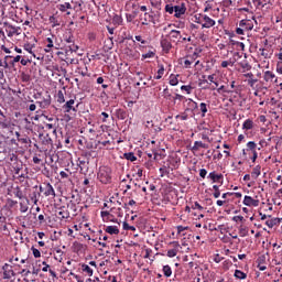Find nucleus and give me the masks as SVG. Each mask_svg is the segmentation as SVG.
<instances>
[{"instance_id":"obj_1","label":"nucleus","mask_w":282,"mask_h":282,"mask_svg":"<svg viewBox=\"0 0 282 282\" xmlns=\"http://www.w3.org/2000/svg\"><path fill=\"white\" fill-rule=\"evenodd\" d=\"M97 178L101 184H111V167L100 166L97 173Z\"/></svg>"},{"instance_id":"obj_2","label":"nucleus","mask_w":282,"mask_h":282,"mask_svg":"<svg viewBox=\"0 0 282 282\" xmlns=\"http://www.w3.org/2000/svg\"><path fill=\"white\" fill-rule=\"evenodd\" d=\"M4 28L7 32V36L12 39V36H20V34L23 32L21 26H14L12 24H8V22H4Z\"/></svg>"},{"instance_id":"obj_3","label":"nucleus","mask_w":282,"mask_h":282,"mask_svg":"<svg viewBox=\"0 0 282 282\" xmlns=\"http://www.w3.org/2000/svg\"><path fill=\"white\" fill-rule=\"evenodd\" d=\"M40 193H43L45 197H56L54 186L50 183H44L43 186H40Z\"/></svg>"},{"instance_id":"obj_4","label":"nucleus","mask_w":282,"mask_h":282,"mask_svg":"<svg viewBox=\"0 0 282 282\" xmlns=\"http://www.w3.org/2000/svg\"><path fill=\"white\" fill-rule=\"evenodd\" d=\"M75 105H76V100H74V99H69L68 101H66L62 106L64 113H72V111H74V113H76V111H78V105H76V106Z\"/></svg>"},{"instance_id":"obj_5","label":"nucleus","mask_w":282,"mask_h":282,"mask_svg":"<svg viewBox=\"0 0 282 282\" xmlns=\"http://www.w3.org/2000/svg\"><path fill=\"white\" fill-rule=\"evenodd\" d=\"M2 279L10 280L12 276H17V273H14V270L12 269V265L9 263H4L2 267Z\"/></svg>"},{"instance_id":"obj_6","label":"nucleus","mask_w":282,"mask_h":282,"mask_svg":"<svg viewBox=\"0 0 282 282\" xmlns=\"http://www.w3.org/2000/svg\"><path fill=\"white\" fill-rule=\"evenodd\" d=\"M184 14H186V4L185 3L174 6L175 19H182V17H184Z\"/></svg>"},{"instance_id":"obj_7","label":"nucleus","mask_w":282,"mask_h":282,"mask_svg":"<svg viewBox=\"0 0 282 282\" xmlns=\"http://www.w3.org/2000/svg\"><path fill=\"white\" fill-rule=\"evenodd\" d=\"M263 79L265 80L267 85H274V83H276V75L270 70H267L263 75Z\"/></svg>"},{"instance_id":"obj_8","label":"nucleus","mask_w":282,"mask_h":282,"mask_svg":"<svg viewBox=\"0 0 282 282\" xmlns=\"http://www.w3.org/2000/svg\"><path fill=\"white\" fill-rule=\"evenodd\" d=\"M64 41L69 44L68 45L69 52H78V45L74 44V35L72 34H69L68 36L66 35Z\"/></svg>"},{"instance_id":"obj_9","label":"nucleus","mask_w":282,"mask_h":282,"mask_svg":"<svg viewBox=\"0 0 282 282\" xmlns=\"http://www.w3.org/2000/svg\"><path fill=\"white\" fill-rule=\"evenodd\" d=\"M215 25V20H213V18L204 14L203 15V24H202V28L204 29H210V28H214Z\"/></svg>"},{"instance_id":"obj_10","label":"nucleus","mask_w":282,"mask_h":282,"mask_svg":"<svg viewBox=\"0 0 282 282\" xmlns=\"http://www.w3.org/2000/svg\"><path fill=\"white\" fill-rule=\"evenodd\" d=\"M243 204H245V206H253L254 208H257V206H259L260 202H259V199L252 198V196H245Z\"/></svg>"},{"instance_id":"obj_11","label":"nucleus","mask_w":282,"mask_h":282,"mask_svg":"<svg viewBox=\"0 0 282 282\" xmlns=\"http://www.w3.org/2000/svg\"><path fill=\"white\" fill-rule=\"evenodd\" d=\"M239 26L242 28L245 32H250V30L254 28V24H252L250 20H241Z\"/></svg>"},{"instance_id":"obj_12","label":"nucleus","mask_w":282,"mask_h":282,"mask_svg":"<svg viewBox=\"0 0 282 282\" xmlns=\"http://www.w3.org/2000/svg\"><path fill=\"white\" fill-rule=\"evenodd\" d=\"M161 47L165 54H169L171 50L173 48V44H171V41L163 39L161 40Z\"/></svg>"},{"instance_id":"obj_13","label":"nucleus","mask_w":282,"mask_h":282,"mask_svg":"<svg viewBox=\"0 0 282 282\" xmlns=\"http://www.w3.org/2000/svg\"><path fill=\"white\" fill-rule=\"evenodd\" d=\"M0 127L2 129H8V127H10V120H8V117L6 116V113H3L0 109Z\"/></svg>"},{"instance_id":"obj_14","label":"nucleus","mask_w":282,"mask_h":282,"mask_svg":"<svg viewBox=\"0 0 282 282\" xmlns=\"http://www.w3.org/2000/svg\"><path fill=\"white\" fill-rule=\"evenodd\" d=\"M207 78L209 80V85H213L212 89L215 91V89L219 87V80H217V76L213 74V75H208Z\"/></svg>"},{"instance_id":"obj_15","label":"nucleus","mask_w":282,"mask_h":282,"mask_svg":"<svg viewBox=\"0 0 282 282\" xmlns=\"http://www.w3.org/2000/svg\"><path fill=\"white\" fill-rule=\"evenodd\" d=\"M279 224H281L280 218H271L265 221V225L268 226V228H274V226H279Z\"/></svg>"},{"instance_id":"obj_16","label":"nucleus","mask_w":282,"mask_h":282,"mask_svg":"<svg viewBox=\"0 0 282 282\" xmlns=\"http://www.w3.org/2000/svg\"><path fill=\"white\" fill-rule=\"evenodd\" d=\"M199 149H208V144L202 141H195L192 151H199Z\"/></svg>"},{"instance_id":"obj_17","label":"nucleus","mask_w":282,"mask_h":282,"mask_svg":"<svg viewBox=\"0 0 282 282\" xmlns=\"http://www.w3.org/2000/svg\"><path fill=\"white\" fill-rule=\"evenodd\" d=\"M253 127H254V121H252V119H247L242 123V129H245V131H250V129H253Z\"/></svg>"},{"instance_id":"obj_18","label":"nucleus","mask_w":282,"mask_h":282,"mask_svg":"<svg viewBox=\"0 0 282 282\" xmlns=\"http://www.w3.org/2000/svg\"><path fill=\"white\" fill-rule=\"evenodd\" d=\"M209 180L213 182H219L220 180H224V174H217L215 172H210L208 175Z\"/></svg>"},{"instance_id":"obj_19","label":"nucleus","mask_w":282,"mask_h":282,"mask_svg":"<svg viewBox=\"0 0 282 282\" xmlns=\"http://www.w3.org/2000/svg\"><path fill=\"white\" fill-rule=\"evenodd\" d=\"M31 202H33V204L36 206V204H39V197H41V193L34 191L29 195Z\"/></svg>"},{"instance_id":"obj_20","label":"nucleus","mask_w":282,"mask_h":282,"mask_svg":"<svg viewBox=\"0 0 282 282\" xmlns=\"http://www.w3.org/2000/svg\"><path fill=\"white\" fill-rule=\"evenodd\" d=\"M106 232H108V235H120V229L116 226H108L106 227Z\"/></svg>"},{"instance_id":"obj_21","label":"nucleus","mask_w":282,"mask_h":282,"mask_svg":"<svg viewBox=\"0 0 282 282\" xmlns=\"http://www.w3.org/2000/svg\"><path fill=\"white\" fill-rule=\"evenodd\" d=\"M170 36L173 41H177L180 39H182V32L177 31V30H172L170 32Z\"/></svg>"},{"instance_id":"obj_22","label":"nucleus","mask_w":282,"mask_h":282,"mask_svg":"<svg viewBox=\"0 0 282 282\" xmlns=\"http://www.w3.org/2000/svg\"><path fill=\"white\" fill-rule=\"evenodd\" d=\"M50 105H52V99H51L50 96H48V98L43 99L42 101H40V107L42 109H47V107H50Z\"/></svg>"},{"instance_id":"obj_23","label":"nucleus","mask_w":282,"mask_h":282,"mask_svg":"<svg viewBox=\"0 0 282 282\" xmlns=\"http://www.w3.org/2000/svg\"><path fill=\"white\" fill-rule=\"evenodd\" d=\"M59 12H67V10H72V4L69 2H65L64 4L57 6Z\"/></svg>"},{"instance_id":"obj_24","label":"nucleus","mask_w":282,"mask_h":282,"mask_svg":"<svg viewBox=\"0 0 282 282\" xmlns=\"http://www.w3.org/2000/svg\"><path fill=\"white\" fill-rule=\"evenodd\" d=\"M185 101L187 102V107H188L185 109V111H188L189 109L192 110L197 109V102L194 101L193 99H185Z\"/></svg>"},{"instance_id":"obj_25","label":"nucleus","mask_w":282,"mask_h":282,"mask_svg":"<svg viewBox=\"0 0 282 282\" xmlns=\"http://www.w3.org/2000/svg\"><path fill=\"white\" fill-rule=\"evenodd\" d=\"M259 175H261V166L260 165H257L252 172H251V177L253 180H257V177H259Z\"/></svg>"},{"instance_id":"obj_26","label":"nucleus","mask_w":282,"mask_h":282,"mask_svg":"<svg viewBox=\"0 0 282 282\" xmlns=\"http://www.w3.org/2000/svg\"><path fill=\"white\" fill-rule=\"evenodd\" d=\"M55 261H58L59 263L63 261V250L56 249L54 253Z\"/></svg>"},{"instance_id":"obj_27","label":"nucleus","mask_w":282,"mask_h":282,"mask_svg":"<svg viewBox=\"0 0 282 282\" xmlns=\"http://www.w3.org/2000/svg\"><path fill=\"white\" fill-rule=\"evenodd\" d=\"M239 65L243 68V72H250V69H252V66H250V63L246 59L240 62Z\"/></svg>"},{"instance_id":"obj_28","label":"nucleus","mask_w":282,"mask_h":282,"mask_svg":"<svg viewBox=\"0 0 282 282\" xmlns=\"http://www.w3.org/2000/svg\"><path fill=\"white\" fill-rule=\"evenodd\" d=\"M123 158L126 160H129L130 162H135V160H138V158L135 156V154L133 152L124 153Z\"/></svg>"},{"instance_id":"obj_29","label":"nucleus","mask_w":282,"mask_h":282,"mask_svg":"<svg viewBox=\"0 0 282 282\" xmlns=\"http://www.w3.org/2000/svg\"><path fill=\"white\" fill-rule=\"evenodd\" d=\"M82 270H83V272H86V274H88V276L94 275V270L88 264H83Z\"/></svg>"},{"instance_id":"obj_30","label":"nucleus","mask_w":282,"mask_h":282,"mask_svg":"<svg viewBox=\"0 0 282 282\" xmlns=\"http://www.w3.org/2000/svg\"><path fill=\"white\" fill-rule=\"evenodd\" d=\"M113 25H122V15L115 14L112 17Z\"/></svg>"},{"instance_id":"obj_31","label":"nucleus","mask_w":282,"mask_h":282,"mask_svg":"<svg viewBox=\"0 0 282 282\" xmlns=\"http://www.w3.org/2000/svg\"><path fill=\"white\" fill-rule=\"evenodd\" d=\"M234 276H236V279H247L248 274H246L243 271L241 270H236Z\"/></svg>"},{"instance_id":"obj_32","label":"nucleus","mask_w":282,"mask_h":282,"mask_svg":"<svg viewBox=\"0 0 282 282\" xmlns=\"http://www.w3.org/2000/svg\"><path fill=\"white\" fill-rule=\"evenodd\" d=\"M163 274L169 279L171 274H173V270L171 269V265L166 264L163 267Z\"/></svg>"},{"instance_id":"obj_33","label":"nucleus","mask_w":282,"mask_h":282,"mask_svg":"<svg viewBox=\"0 0 282 282\" xmlns=\"http://www.w3.org/2000/svg\"><path fill=\"white\" fill-rule=\"evenodd\" d=\"M13 194L18 199H23V191H21V187L17 186L13 191Z\"/></svg>"},{"instance_id":"obj_34","label":"nucleus","mask_w":282,"mask_h":282,"mask_svg":"<svg viewBox=\"0 0 282 282\" xmlns=\"http://www.w3.org/2000/svg\"><path fill=\"white\" fill-rule=\"evenodd\" d=\"M30 204V200L26 199V203L25 202H21L20 203V213H25L26 210H29V205Z\"/></svg>"},{"instance_id":"obj_35","label":"nucleus","mask_w":282,"mask_h":282,"mask_svg":"<svg viewBox=\"0 0 282 282\" xmlns=\"http://www.w3.org/2000/svg\"><path fill=\"white\" fill-rule=\"evenodd\" d=\"M199 107L202 111V118H205L206 113H208V105H206V102H202Z\"/></svg>"},{"instance_id":"obj_36","label":"nucleus","mask_w":282,"mask_h":282,"mask_svg":"<svg viewBox=\"0 0 282 282\" xmlns=\"http://www.w3.org/2000/svg\"><path fill=\"white\" fill-rule=\"evenodd\" d=\"M177 76H180V75H171L170 76V85H172V87H175V86H177L178 85V83H180V79H177Z\"/></svg>"},{"instance_id":"obj_37","label":"nucleus","mask_w":282,"mask_h":282,"mask_svg":"<svg viewBox=\"0 0 282 282\" xmlns=\"http://www.w3.org/2000/svg\"><path fill=\"white\" fill-rule=\"evenodd\" d=\"M217 93L218 94H232V89L226 87V86H220L219 88H217Z\"/></svg>"},{"instance_id":"obj_38","label":"nucleus","mask_w":282,"mask_h":282,"mask_svg":"<svg viewBox=\"0 0 282 282\" xmlns=\"http://www.w3.org/2000/svg\"><path fill=\"white\" fill-rule=\"evenodd\" d=\"M238 230L240 237H248V227L241 225Z\"/></svg>"},{"instance_id":"obj_39","label":"nucleus","mask_w":282,"mask_h":282,"mask_svg":"<svg viewBox=\"0 0 282 282\" xmlns=\"http://www.w3.org/2000/svg\"><path fill=\"white\" fill-rule=\"evenodd\" d=\"M48 21L50 23H52V28H57V25H61V22L54 15H51L48 18Z\"/></svg>"},{"instance_id":"obj_40","label":"nucleus","mask_w":282,"mask_h":282,"mask_svg":"<svg viewBox=\"0 0 282 282\" xmlns=\"http://www.w3.org/2000/svg\"><path fill=\"white\" fill-rule=\"evenodd\" d=\"M144 21L142 22V25H149V22H153V15L148 14L147 12L144 13Z\"/></svg>"},{"instance_id":"obj_41","label":"nucleus","mask_w":282,"mask_h":282,"mask_svg":"<svg viewBox=\"0 0 282 282\" xmlns=\"http://www.w3.org/2000/svg\"><path fill=\"white\" fill-rule=\"evenodd\" d=\"M163 76H164V65H159L158 76H155L154 78L156 80H160Z\"/></svg>"},{"instance_id":"obj_42","label":"nucleus","mask_w":282,"mask_h":282,"mask_svg":"<svg viewBox=\"0 0 282 282\" xmlns=\"http://www.w3.org/2000/svg\"><path fill=\"white\" fill-rule=\"evenodd\" d=\"M194 19H195V23H198L199 25H203V23H204V14H202V13L195 14Z\"/></svg>"},{"instance_id":"obj_43","label":"nucleus","mask_w":282,"mask_h":282,"mask_svg":"<svg viewBox=\"0 0 282 282\" xmlns=\"http://www.w3.org/2000/svg\"><path fill=\"white\" fill-rule=\"evenodd\" d=\"M57 102H59V105H63V102H65V95L63 94V90H58L57 93Z\"/></svg>"},{"instance_id":"obj_44","label":"nucleus","mask_w":282,"mask_h":282,"mask_svg":"<svg viewBox=\"0 0 282 282\" xmlns=\"http://www.w3.org/2000/svg\"><path fill=\"white\" fill-rule=\"evenodd\" d=\"M105 43V47L107 50H113V37H109L108 41H106Z\"/></svg>"},{"instance_id":"obj_45","label":"nucleus","mask_w":282,"mask_h":282,"mask_svg":"<svg viewBox=\"0 0 282 282\" xmlns=\"http://www.w3.org/2000/svg\"><path fill=\"white\" fill-rule=\"evenodd\" d=\"M163 98H165V100H171L173 98V95L171 94V91L169 90V88H165L163 90Z\"/></svg>"},{"instance_id":"obj_46","label":"nucleus","mask_w":282,"mask_h":282,"mask_svg":"<svg viewBox=\"0 0 282 282\" xmlns=\"http://www.w3.org/2000/svg\"><path fill=\"white\" fill-rule=\"evenodd\" d=\"M155 56V52L154 51H149L145 54H142V61L147 59V58H153Z\"/></svg>"},{"instance_id":"obj_47","label":"nucleus","mask_w":282,"mask_h":282,"mask_svg":"<svg viewBox=\"0 0 282 282\" xmlns=\"http://www.w3.org/2000/svg\"><path fill=\"white\" fill-rule=\"evenodd\" d=\"M165 12H167V14H173L175 12V6L166 4L165 6Z\"/></svg>"},{"instance_id":"obj_48","label":"nucleus","mask_w":282,"mask_h":282,"mask_svg":"<svg viewBox=\"0 0 282 282\" xmlns=\"http://www.w3.org/2000/svg\"><path fill=\"white\" fill-rule=\"evenodd\" d=\"M21 80H22V83H30V80H32V77H30V75L26 73H22Z\"/></svg>"},{"instance_id":"obj_49","label":"nucleus","mask_w":282,"mask_h":282,"mask_svg":"<svg viewBox=\"0 0 282 282\" xmlns=\"http://www.w3.org/2000/svg\"><path fill=\"white\" fill-rule=\"evenodd\" d=\"M181 90L182 91H186V94H192V91H193V86H191V85H183V86H181Z\"/></svg>"},{"instance_id":"obj_50","label":"nucleus","mask_w":282,"mask_h":282,"mask_svg":"<svg viewBox=\"0 0 282 282\" xmlns=\"http://www.w3.org/2000/svg\"><path fill=\"white\" fill-rule=\"evenodd\" d=\"M213 189L215 191V192H214V197H215V199L219 198L220 195H221V192L219 191V186L214 185V186H213Z\"/></svg>"},{"instance_id":"obj_51","label":"nucleus","mask_w":282,"mask_h":282,"mask_svg":"<svg viewBox=\"0 0 282 282\" xmlns=\"http://www.w3.org/2000/svg\"><path fill=\"white\" fill-rule=\"evenodd\" d=\"M247 148L249 149V151L254 152V151H257V150H256V149H257V143H254L253 141H249V142L247 143Z\"/></svg>"},{"instance_id":"obj_52","label":"nucleus","mask_w":282,"mask_h":282,"mask_svg":"<svg viewBox=\"0 0 282 282\" xmlns=\"http://www.w3.org/2000/svg\"><path fill=\"white\" fill-rule=\"evenodd\" d=\"M33 48H34L33 45H30V44H25V45H24V50H25L26 52H29V54H32V55L34 56V58H36V55L34 54V52H32Z\"/></svg>"},{"instance_id":"obj_53","label":"nucleus","mask_w":282,"mask_h":282,"mask_svg":"<svg viewBox=\"0 0 282 282\" xmlns=\"http://www.w3.org/2000/svg\"><path fill=\"white\" fill-rule=\"evenodd\" d=\"M58 217L62 219H69V213L65 210L58 212Z\"/></svg>"},{"instance_id":"obj_54","label":"nucleus","mask_w":282,"mask_h":282,"mask_svg":"<svg viewBox=\"0 0 282 282\" xmlns=\"http://www.w3.org/2000/svg\"><path fill=\"white\" fill-rule=\"evenodd\" d=\"M167 257H170V259H173V257H177V249L167 250Z\"/></svg>"},{"instance_id":"obj_55","label":"nucleus","mask_w":282,"mask_h":282,"mask_svg":"<svg viewBox=\"0 0 282 282\" xmlns=\"http://www.w3.org/2000/svg\"><path fill=\"white\" fill-rule=\"evenodd\" d=\"M123 230H131L132 232H135V227L128 225L127 221L123 223Z\"/></svg>"},{"instance_id":"obj_56","label":"nucleus","mask_w":282,"mask_h":282,"mask_svg":"<svg viewBox=\"0 0 282 282\" xmlns=\"http://www.w3.org/2000/svg\"><path fill=\"white\" fill-rule=\"evenodd\" d=\"M32 252H33V257H35V259H40L41 257V251L34 247L31 248Z\"/></svg>"},{"instance_id":"obj_57","label":"nucleus","mask_w":282,"mask_h":282,"mask_svg":"<svg viewBox=\"0 0 282 282\" xmlns=\"http://www.w3.org/2000/svg\"><path fill=\"white\" fill-rule=\"evenodd\" d=\"M194 61H195V57H191V59L184 61V65H185L186 69H188V67H191V65H193Z\"/></svg>"},{"instance_id":"obj_58","label":"nucleus","mask_w":282,"mask_h":282,"mask_svg":"<svg viewBox=\"0 0 282 282\" xmlns=\"http://www.w3.org/2000/svg\"><path fill=\"white\" fill-rule=\"evenodd\" d=\"M206 175H208V171H206V169H200L199 177H202L203 180H206Z\"/></svg>"},{"instance_id":"obj_59","label":"nucleus","mask_w":282,"mask_h":282,"mask_svg":"<svg viewBox=\"0 0 282 282\" xmlns=\"http://www.w3.org/2000/svg\"><path fill=\"white\" fill-rule=\"evenodd\" d=\"M228 65L232 66V65H235V62H232V61H229V62L228 61H223L221 64H220V66L224 67V68L228 67Z\"/></svg>"},{"instance_id":"obj_60","label":"nucleus","mask_w":282,"mask_h":282,"mask_svg":"<svg viewBox=\"0 0 282 282\" xmlns=\"http://www.w3.org/2000/svg\"><path fill=\"white\" fill-rule=\"evenodd\" d=\"M19 61H21V55H17L15 57H13L10 65H12V67H14V64L19 63Z\"/></svg>"},{"instance_id":"obj_61","label":"nucleus","mask_w":282,"mask_h":282,"mask_svg":"<svg viewBox=\"0 0 282 282\" xmlns=\"http://www.w3.org/2000/svg\"><path fill=\"white\" fill-rule=\"evenodd\" d=\"M173 100H186V97H184L183 95H180V94H175V96L173 97Z\"/></svg>"},{"instance_id":"obj_62","label":"nucleus","mask_w":282,"mask_h":282,"mask_svg":"<svg viewBox=\"0 0 282 282\" xmlns=\"http://www.w3.org/2000/svg\"><path fill=\"white\" fill-rule=\"evenodd\" d=\"M232 221H236V223H238V221H246V219L243 218V216H234L232 217Z\"/></svg>"},{"instance_id":"obj_63","label":"nucleus","mask_w":282,"mask_h":282,"mask_svg":"<svg viewBox=\"0 0 282 282\" xmlns=\"http://www.w3.org/2000/svg\"><path fill=\"white\" fill-rule=\"evenodd\" d=\"M18 140L21 142V144H29V142H32L29 138H19Z\"/></svg>"},{"instance_id":"obj_64","label":"nucleus","mask_w":282,"mask_h":282,"mask_svg":"<svg viewBox=\"0 0 282 282\" xmlns=\"http://www.w3.org/2000/svg\"><path fill=\"white\" fill-rule=\"evenodd\" d=\"M276 72H278L279 74H282V62H279V63L276 64Z\"/></svg>"}]
</instances>
